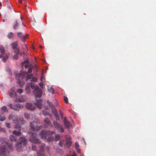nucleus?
I'll list each match as a JSON object with an SVG mask.
<instances>
[{
	"label": "nucleus",
	"mask_w": 156,
	"mask_h": 156,
	"mask_svg": "<svg viewBox=\"0 0 156 156\" xmlns=\"http://www.w3.org/2000/svg\"><path fill=\"white\" fill-rule=\"evenodd\" d=\"M13 146L12 144H9L6 146H2L0 147V156H6V152L13 150Z\"/></svg>",
	"instance_id": "1"
},
{
	"label": "nucleus",
	"mask_w": 156,
	"mask_h": 156,
	"mask_svg": "<svg viewBox=\"0 0 156 156\" xmlns=\"http://www.w3.org/2000/svg\"><path fill=\"white\" fill-rule=\"evenodd\" d=\"M30 133L29 141L31 143H34L35 144H40L41 142L38 139L36 133Z\"/></svg>",
	"instance_id": "2"
},
{
	"label": "nucleus",
	"mask_w": 156,
	"mask_h": 156,
	"mask_svg": "<svg viewBox=\"0 0 156 156\" xmlns=\"http://www.w3.org/2000/svg\"><path fill=\"white\" fill-rule=\"evenodd\" d=\"M54 133H55V132L53 131L43 130L41 131L39 133V135L41 139H45L48 136Z\"/></svg>",
	"instance_id": "3"
},
{
	"label": "nucleus",
	"mask_w": 156,
	"mask_h": 156,
	"mask_svg": "<svg viewBox=\"0 0 156 156\" xmlns=\"http://www.w3.org/2000/svg\"><path fill=\"white\" fill-rule=\"evenodd\" d=\"M40 151L37 152V154L38 156H45V154L43 153V151L45 149L46 150L48 151H49V147L46 146L44 144H42L40 147Z\"/></svg>",
	"instance_id": "4"
},
{
	"label": "nucleus",
	"mask_w": 156,
	"mask_h": 156,
	"mask_svg": "<svg viewBox=\"0 0 156 156\" xmlns=\"http://www.w3.org/2000/svg\"><path fill=\"white\" fill-rule=\"evenodd\" d=\"M16 78L17 80L18 83L20 87H23L25 82L22 79L24 78V76L21 73H18L16 74Z\"/></svg>",
	"instance_id": "5"
},
{
	"label": "nucleus",
	"mask_w": 156,
	"mask_h": 156,
	"mask_svg": "<svg viewBox=\"0 0 156 156\" xmlns=\"http://www.w3.org/2000/svg\"><path fill=\"white\" fill-rule=\"evenodd\" d=\"M53 124L55 128L57 130L61 131L62 133L64 132V129L62 126L58 122L53 121Z\"/></svg>",
	"instance_id": "6"
},
{
	"label": "nucleus",
	"mask_w": 156,
	"mask_h": 156,
	"mask_svg": "<svg viewBox=\"0 0 156 156\" xmlns=\"http://www.w3.org/2000/svg\"><path fill=\"white\" fill-rule=\"evenodd\" d=\"M44 125L45 128H52L53 126L50 120L45 118L44 121Z\"/></svg>",
	"instance_id": "7"
},
{
	"label": "nucleus",
	"mask_w": 156,
	"mask_h": 156,
	"mask_svg": "<svg viewBox=\"0 0 156 156\" xmlns=\"http://www.w3.org/2000/svg\"><path fill=\"white\" fill-rule=\"evenodd\" d=\"M33 94L36 98H40L42 95V92L41 90H37L36 89H34L33 90Z\"/></svg>",
	"instance_id": "8"
},
{
	"label": "nucleus",
	"mask_w": 156,
	"mask_h": 156,
	"mask_svg": "<svg viewBox=\"0 0 156 156\" xmlns=\"http://www.w3.org/2000/svg\"><path fill=\"white\" fill-rule=\"evenodd\" d=\"M15 91V88L14 87H12L9 90L8 94L11 98H12L16 95V94Z\"/></svg>",
	"instance_id": "9"
},
{
	"label": "nucleus",
	"mask_w": 156,
	"mask_h": 156,
	"mask_svg": "<svg viewBox=\"0 0 156 156\" xmlns=\"http://www.w3.org/2000/svg\"><path fill=\"white\" fill-rule=\"evenodd\" d=\"M26 107L27 108L31 111H33L36 108V106L34 105L29 103H27L26 105Z\"/></svg>",
	"instance_id": "10"
},
{
	"label": "nucleus",
	"mask_w": 156,
	"mask_h": 156,
	"mask_svg": "<svg viewBox=\"0 0 156 156\" xmlns=\"http://www.w3.org/2000/svg\"><path fill=\"white\" fill-rule=\"evenodd\" d=\"M36 122L34 121L31 122L29 126V129L33 132H34L36 128L37 125H36Z\"/></svg>",
	"instance_id": "11"
},
{
	"label": "nucleus",
	"mask_w": 156,
	"mask_h": 156,
	"mask_svg": "<svg viewBox=\"0 0 156 156\" xmlns=\"http://www.w3.org/2000/svg\"><path fill=\"white\" fill-rule=\"evenodd\" d=\"M19 143L24 145H26L27 142V140L24 137H20L19 139Z\"/></svg>",
	"instance_id": "12"
},
{
	"label": "nucleus",
	"mask_w": 156,
	"mask_h": 156,
	"mask_svg": "<svg viewBox=\"0 0 156 156\" xmlns=\"http://www.w3.org/2000/svg\"><path fill=\"white\" fill-rule=\"evenodd\" d=\"M17 36L19 38L23 41H25L26 37L23 35V34L21 32H18L17 33Z\"/></svg>",
	"instance_id": "13"
},
{
	"label": "nucleus",
	"mask_w": 156,
	"mask_h": 156,
	"mask_svg": "<svg viewBox=\"0 0 156 156\" xmlns=\"http://www.w3.org/2000/svg\"><path fill=\"white\" fill-rule=\"evenodd\" d=\"M32 76L31 74L27 75L26 78V81H28L29 80L32 78L31 80L30 81H33V82H36L37 80V79L35 77H33L32 78Z\"/></svg>",
	"instance_id": "14"
},
{
	"label": "nucleus",
	"mask_w": 156,
	"mask_h": 156,
	"mask_svg": "<svg viewBox=\"0 0 156 156\" xmlns=\"http://www.w3.org/2000/svg\"><path fill=\"white\" fill-rule=\"evenodd\" d=\"M34 104L38 108H41L42 105V101L41 99H40L38 100H36V101L34 102Z\"/></svg>",
	"instance_id": "15"
},
{
	"label": "nucleus",
	"mask_w": 156,
	"mask_h": 156,
	"mask_svg": "<svg viewBox=\"0 0 156 156\" xmlns=\"http://www.w3.org/2000/svg\"><path fill=\"white\" fill-rule=\"evenodd\" d=\"M65 126L67 128H69L71 124L69 121L67 120L65 117L63 120Z\"/></svg>",
	"instance_id": "16"
},
{
	"label": "nucleus",
	"mask_w": 156,
	"mask_h": 156,
	"mask_svg": "<svg viewBox=\"0 0 156 156\" xmlns=\"http://www.w3.org/2000/svg\"><path fill=\"white\" fill-rule=\"evenodd\" d=\"M8 106L11 109L14 110L16 111H19V110L17 108L15 107V105L13 106L11 102H9Z\"/></svg>",
	"instance_id": "17"
},
{
	"label": "nucleus",
	"mask_w": 156,
	"mask_h": 156,
	"mask_svg": "<svg viewBox=\"0 0 156 156\" xmlns=\"http://www.w3.org/2000/svg\"><path fill=\"white\" fill-rule=\"evenodd\" d=\"M19 25V23H18L16 20L14 22L13 24V26L15 30L18 29Z\"/></svg>",
	"instance_id": "18"
},
{
	"label": "nucleus",
	"mask_w": 156,
	"mask_h": 156,
	"mask_svg": "<svg viewBox=\"0 0 156 156\" xmlns=\"http://www.w3.org/2000/svg\"><path fill=\"white\" fill-rule=\"evenodd\" d=\"M14 127L15 129L20 130L21 127V124L20 122L17 123L15 126Z\"/></svg>",
	"instance_id": "19"
},
{
	"label": "nucleus",
	"mask_w": 156,
	"mask_h": 156,
	"mask_svg": "<svg viewBox=\"0 0 156 156\" xmlns=\"http://www.w3.org/2000/svg\"><path fill=\"white\" fill-rule=\"evenodd\" d=\"M13 134L17 136H19L21 135V133L20 131L17 130H14L12 132Z\"/></svg>",
	"instance_id": "20"
},
{
	"label": "nucleus",
	"mask_w": 156,
	"mask_h": 156,
	"mask_svg": "<svg viewBox=\"0 0 156 156\" xmlns=\"http://www.w3.org/2000/svg\"><path fill=\"white\" fill-rule=\"evenodd\" d=\"M75 147L77 151L79 153H80V150L79 148V145L78 143L77 142H76L75 143Z\"/></svg>",
	"instance_id": "21"
},
{
	"label": "nucleus",
	"mask_w": 156,
	"mask_h": 156,
	"mask_svg": "<svg viewBox=\"0 0 156 156\" xmlns=\"http://www.w3.org/2000/svg\"><path fill=\"white\" fill-rule=\"evenodd\" d=\"M17 41H15L12 43L10 45L12 47L13 49H15L17 46Z\"/></svg>",
	"instance_id": "22"
},
{
	"label": "nucleus",
	"mask_w": 156,
	"mask_h": 156,
	"mask_svg": "<svg viewBox=\"0 0 156 156\" xmlns=\"http://www.w3.org/2000/svg\"><path fill=\"white\" fill-rule=\"evenodd\" d=\"M10 140L12 142H16L17 140V138L13 135H11L10 136Z\"/></svg>",
	"instance_id": "23"
},
{
	"label": "nucleus",
	"mask_w": 156,
	"mask_h": 156,
	"mask_svg": "<svg viewBox=\"0 0 156 156\" xmlns=\"http://www.w3.org/2000/svg\"><path fill=\"white\" fill-rule=\"evenodd\" d=\"M0 51L1 54H4L5 53V48L2 45H1L0 47Z\"/></svg>",
	"instance_id": "24"
},
{
	"label": "nucleus",
	"mask_w": 156,
	"mask_h": 156,
	"mask_svg": "<svg viewBox=\"0 0 156 156\" xmlns=\"http://www.w3.org/2000/svg\"><path fill=\"white\" fill-rule=\"evenodd\" d=\"M15 107L16 108H18L20 109L22 108H23V105L20 104H16L15 105Z\"/></svg>",
	"instance_id": "25"
},
{
	"label": "nucleus",
	"mask_w": 156,
	"mask_h": 156,
	"mask_svg": "<svg viewBox=\"0 0 156 156\" xmlns=\"http://www.w3.org/2000/svg\"><path fill=\"white\" fill-rule=\"evenodd\" d=\"M26 90L27 93L29 94L30 92V86L29 85H27L26 87Z\"/></svg>",
	"instance_id": "26"
},
{
	"label": "nucleus",
	"mask_w": 156,
	"mask_h": 156,
	"mask_svg": "<svg viewBox=\"0 0 156 156\" xmlns=\"http://www.w3.org/2000/svg\"><path fill=\"white\" fill-rule=\"evenodd\" d=\"M48 91L52 93V94L54 93V89L52 87H50L48 89Z\"/></svg>",
	"instance_id": "27"
},
{
	"label": "nucleus",
	"mask_w": 156,
	"mask_h": 156,
	"mask_svg": "<svg viewBox=\"0 0 156 156\" xmlns=\"http://www.w3.org/2000/svg\"><path fill=\"white\" fill-rule=\"evenodd\" d=\"M42 128V126H36V128L35 129V131L36 132H38Z\"/></svg>",
	"instance_id": "28"
},
{
	"label": "nucleus",
	"mask_w": 156,
	"mask_h": 156,
	"mask_svg": "<svg viewBox=\"0 0 156 156\" xmlns=\"http://www.w3.org/2000/svg\"><path fill=\"white\" fill-rule=\"evenodd\" d=\"M13 34L12 32H10L8 34V37L9 39H11L13 37Z\"/></svg>",
	"instance_id": "29"
},
{
	"label": "nucleus",
	"mask_w": 156,
	"mask_h": 156,
	"mask_svg": "<svg viewBox=\"0 0 156 156\" xmlns=\"http://www.w3.org/2000/svg\"><path fill=\"white\" fill-rule=\"evenodd\" d=\"M72 143V142L69 140H66V145H67L68 147H69L70 146Z\"/></svg>",
	"instance_id": "30"
},
{
	"label": "nucleus",
	"mask_w": 156,
	"mask_h": 156,
	"mask_svg": "<svg viewBox=\"0 0 156 156\" xmlns=\"http://www.w3.org/2000/svg\"><path fill=\"white\" fill-rule=\"evenodd\" d=\"M16 147L17 148V149L18 150H19V149H20L21 147V144H20V143H18L16 146Z\"/></svg>",
	"instance_id": "31"
},
{
	"label": "nucleus",
	"mask_w": 156,
	"mask_h": 156,
	"mask_svg": "<svg viewBox=\"0 0 156 156\" xmlns=\"http://www.w3.org/2000/svg\"><path fill=\"white\" fill-rule=\"evenodd\" d=\"M64 99L65 103L67 104H68L69 103V101L67 97L66 96H64Z\"/></svg>",
	"instance_id": "32"
},
{
	"label": "nucleus",
	"mask_w": 156,
	"mask_h": 156,
	"mask_svg": "<svg viewBox=\"0 0 156 156\" xmlns=\"http://www.w3.org/2000/svg\"><path fill=\"white\" fill-rule=\"evenodd\" d=\"M2 109L4 112H8V110L7 109V108L6 106H3Z\"/></svg>",
	"instance_id": "33"
},
{
	"label": "nucleus",
	"mask_w": 156,
	"mask_h": 156,
	"mask_svg": "<svg viewBox=\"0 0 156 156\" xmlns=\"http://www.w3.org/2000/svg\"><path fill=\"white\" fill-rule=\"evenodd\" d=\"M53 115L55 116H56V115H58L57 110L55 108H54L53 109Z\"/></svg>",
	"instance_id": "34"
},
{
	"label": "nucleus",
	"mask_w": 156,
	"mask_h": 156,
	"mask_svg": "<svg viewBox=\"0 0 156 156\" xmlns=\"http://www.w3.org/2000/svg\"><path fill=\"white\" fill-rule=\"evenodd\" d=\"M33 69L36 72L38 71V69L37 66L36 65H34L33 67Z\"/></svg>",
	"instance_id": "35"
},
{
	"label": "nucleus",
	"mask_w": 156,
	"mask_h": 156,
	"mask_svg": "<svg viewBox=\"0 0 156 156\" xmlns=\"http://www.w3.org/2000/svg\"><path fill=\"white\" fill-rule=\"evenodd\" d=\"M26 53L24 52H23V53H22L21 51H20L18 53L17 55H20L21 56H23L24 55H25Z\"/></svg>",
	"instance_id": "36"
},
{
	"label": "nucleus",
	"mask_w": 156,
	"mask_h": 156,
	"mask_svg": "<svg viewBox=\"0 0 156 156\" xmlns=\"http://www.w3.org/2000/svg\"><path fill=\"white\" fill-rule=\"evenodd\" d=\"M6 70L10 75H12V72L9 68H6Z\"/></svg>",
	"instance_id": "37"
},
{
	"label": "nucleus",
	"mask_w": 156,
	"mask_h": 156,
	"mask_svg": "<svg viewBox=\"0 0 156 156\" xmlns=\"http://www.w3.org/2000/svg\"><path fill=\"white\" fill-rule=\"evenodd\" d=\"M55 141H58L60 138V136L59 135H55Z\"/></svg>",
	"instance_id": "38"
},
{
	"label": "nucleus",
	"mask_w": 156,
	"mask_h": 156,
	"mask_svg": "<svg viewBox=\"0 0 156 156\" xmlns=\"http://www.w3.org/2000/svg\"><path fill=\"white\" fill-rule=\"evenodd\" d=\"M8 58V56L7 55H5L2 58V60L4 62H5Z\"/></svg>",
	"instance_id": "39"
},
{
	"label": "nucleus",
	"mask_w": 156,
	"mask_h": 156,
	"mask_svg": "<svg viewBox=\"0 0 156 156\" xmlns=\"http://www.w3.org/2000/svg\"><path fill=\"white\" fill-rule=\"evenodd\" d=\"M59 115L61 117L62 119L63 118V112L61 111V110L59 111Z\"/></svg>",
	"instance_id": "40"
},
{
	"label": "nucleus",
	"mask_w": 156,
	"mask_h": 156,
	"mask_svg": "<svg viewBox=\"0 0 156 156\" xmlns=\"http://www.w3.org/2000/svg\"><path fill=\"white\" fill-rule=\"evenodd\" d=\"M17 91L20 94H21L23 93V91L22 89H18L17 90Z\"/></svg>",
	"instance_id": "41"
},
{
	"label": "nucleus",
	"mask_w": 156,
	"mask_h": 156,
	"mask_svg": "<svg viewBox=\"0 0 156 156\" xmlns=\"http://www.w3.org/2000/svg\"><path fill=\"white\" fill-rule=\"evenodd\" d=\"M30 87L32 89H34L35 88V85L34 83H31Z\"/></svg>",
	"instance_id": "42"
},
{
	"label": "nucleus",
	"mask_w": 156,
	"mask_h": 156,
	"mask_svg": "<svg viewBox=\"0 0 156 156\" xmlns=\"http://www.w3.org/2000/svg\"><path fill=\"white\" fill-rule=\"evenodd\" d=\"M15 116L13 115H10L9 116L8 119L9 120H11L13 119H14V118H15Z\"/></svg>",
	"instance_id": "43"
},
{
	"label": "nucleus",
	"mask_w": 156,
	"mask_h": 156,
	"mask_svg": "<svg viewBox=\"0 0 156 156\" xmlns=\"http://www.w3.org/2000/svg\"><path fill=\"white\" fill-rule=\"evenodd\" d=\"M6 118L5 116H3L1 117L0 119V121H3L5 120Z\"/></svg>",
	"instance_id": "44"
},
{
	"label": "nucleus",
	"mask_w": 156,
	"mask_h": 156,
	"mask_svg": "<svg viewBox=\"0 0 156 156\" xmlns=\"http://www.w3.org/2000/svg\"><path fill=\"white\" fill-rule=\"evenodd\" d=\"M13 58L16 60H17L18 59V57L17 55V54L14 55L13 56Z\"/></svg>",
	"instance_id": "45"
},
{
	"label": "nucleus",
	"mask_w": 156,
	"mask_h": 156,
	"mask_svg": "<svg viewBox=\"0 0 156 156\" xmlns=\"http://www.w3.org/2000/svg\"><path fill=\"white\" fill-rule=\"evenodd\" d=\"M5 125L6 127L8 128H10V123H5Z\"/></svg>",
	"instance_id": "46"
},
{
	"label": "nucleus",
	"mask_w": 156,
	"mask_h": 156,
	"mask_svg": "<svg viewBox=\"0 0 156 156\" xmlns=\"http://www.w3.org/2000/svg\"><path fill=\"white\" fill-rule=\"evenodd\" d=\"M32 72V69L31 68H29L28 69V70L27 71L28 73H30Z\"/></svg>",
	"instance_id": "47"
},
{
	"label": "nucleus",
	"mask_w": 156,
	"mask_h": 156,
	"mask_svg": "<svg viewBox=\"0 0 156 156\" xmlns=\"http://www.w3.org/2000/svg\"><path fill=\"white\" fill-rule=\"evenodd\" d=\"M55 117L56 119V120L57 121H59L60 119V117L58 115H57L55 116Z\"/></svg>",
	"instance_id": "48"
},
{
	"label": "nucleus",
	"mask_w": 156,
	"mask_h": 156,
	"mask_svg": "<svg viewBox=\"0 0 156 156\" xmlns=\"http://www.w3.org/2000/svg\"><path fill=\"white\" fill-rule=\"evenodd\" d=\"M12 120H13V121L14 122V123H16V122L17 121V118H15H15H14V119H12Z\"/></svg>",
	"instance_id": "49"
},
{
	"label": "nucleus",
	"mask_w": 156,
	"mask_h": 156,
	"mask_svg": "<svg viewBox=\"0 0 156 156\" xmlns=\"http://www.w3.org/2000/svg\"><path fill=\"white\" fill-rule=\"evenodd\" d=\"M20 50L18 48H16L15 50V52L17 53V54H18V53L19 51Z\"/></svg>",
	"instance_id": "50"
},
{
	"label": "nucleus",
	"mask_w": 156,
	"mask_h": 156,
	"mask_svg": "<svg viewBox=\"0 0 156 156\" xmlns=\"http://www.w3.org/2000/svg\"><path fill=\"white\" fill-rule=\"evenodd\" d=\"M53 138H52L51 136H50L48 139V141H50L52 140H53Z\"/></svg>",
	"instance_id": "51"
},
{
	"label": "nucleus",
	"mask_w": 156,
	"mask_h": 156,
	"mask_svg": "<svg viewBox=\"0 0 156 156\" xmlns=\"http://www.w3.org/2000/svg\"><path fill=\"white\" fill-rule=\"evenodd\" d=\"M25 63H29V61L28 60H27L23 62H22V64L23 65Z\"/></svg>",
	"instance_id": "52"
},
{
	"label": "nucleus",
	"mask_w": 156,
	"mask_h": 156,
	"mask_svg": "<svg viewBox=\"0 0 156 156\" xmlns=\"http://www.w3.org/2000/svg\"><path fill=\"white\" fill-rule=\"evenodd\" d=\"M24 115L26 118L27 119H28L29 117V115L28 114V113H25Z\"/></svg>",
	"instance_id": "53"
},
{
	"label": "nucleus",
	"mask_w": 156,
	"mask_h": 156,
	"mask_svg": "<svg viewBox=\"0 0 156 156\" xmlns=\"http://www.w3.org/2000/svg\"><path fill=\"white\" fill-rule=\"evenodd\" d=\"M32 149L33 150H34V151L36 150V148L35 147V146H34L33 145H32Z\"/></svg>",
	"instance_id": "54"
},
{
	"label": "nucleus",
	"mask_w": 156,
	"mask_h": 156,
	"mask_svg": "<svg viewBox=\"0 0 156 156\" xmlns=\"http://www.w3.org/2000/svg\"><path fill=\"white\" fill-rule=\"evenodd\" d=\"M39 85L41 87H42L43 86V83L42 82H41L39 83Z\"/></svg>",
	"instance_id": "55"
},
{
	"label": "nucleus",
	"mask_w": 156,
	"mask_h": 156,
	"mask_svg": "<svg viewBox=\"0 0 156 156\" xmlns=\"http://www.w3.org/2000/svg\"><path fill=\"white\" fill-rule=\"evenodd\" d=\"M34 89H36L37 90H40L37 85L36 86Z\"/></svg>",
	"instance_id": "56"
},
{
	"label": "nucleus",
	"mask_w": 156,
	"mask_h": 156,
	"mask_svg": "<svg viewBox=\"0 0 156 156\" xmlns=\"http://www.w3.org/2000/svg\"><path fill=\"white\" fill-rule=\"evenodd\" d=\"M47 102L48 105H49L51 107L53 106V105L51 102Z\"/></svg>",
	"instance_id": "57"
},
{
	"label": "nucleus",
	"mask_w": 156,
	"mask_h": 156,
	"mask_svg": "<svg viewBox=\"0 0 156 156\" xmlns=\"http://www.w3.org/2000/svg\"><path fill=\"white\" fill-rule=\"evenodd\" d=\"M58 145L59 146H60L61 147L62 146V143L61 142V141H60L58 143Z\"/></svg>",
	"instance_id": "58"
},
{
	"label": "nucleus",
	"mask_w": 156,
	"mask_h": 156,
	"mask_svg": "<svg viewBox=\"0 0 156 156\" xmlns=\"http://www.w3.org/2000/svg\"><path fill=\"white\" fill-rule=\"evenodd\" d=\"M28 67V65L27 64L25 65L24 66V67L25 68H27Z\"/></svg>",
	"instance_id": "59"
},
{
	"label": "nucleus",
	"mask_w": 156,
	"mask_h": 156,
	"mask_svg": "<svg viewBox=\"0 0 156 156\" xmlns=\"http://www.w3.org/2000/svg\"><path fill=\"white\" fill-rule=\"evenodd\" d=\"M71 156H76V155L75 153H74L73 154L71 155Z\"/></svg>",
	"instance_id": "60"
},
{
	"label": "nucleus",
	"mask_w": 156,
	"mask_h": 156,
	"mask_svg": "<svg viewBox=\"0 0 156 156\" xmlns=\"http://www.w3.org/2000/svg\"><path fill=\"white\" fill-rule=\"evenodd\" d=\"M4 54H1V55H0V58H2V57H3V55Z\"/></svg>",
	"instance_id": "61"
},
{
	"label": "nucleus",
	"mask_w": 156,
	"mask_h": 156,
	"mask_svg": "<svg viewBox=\"0 0 156 156\" xmlns=\"http://www.w3.org/2000/svg\"><path fill=\"white\" fill-rule=\"evenodd\" d=\"M19 2L21 4H22V0H19Z\"/></svg>",
	"instance_id": "62"
},
{
	"label": "nucleus",
	"mask_w": 156,
	"mask_h": 156,
	"mask_svg": "<svg viewBox=\"0 0 156 156\" xmlns=\"http://www.w3.org/2000/svg\"><path fill=\"white\" fill-rule=\"evenodd\" d=\"M25 9H26L27 7L29 8V6H28L27 5H25Z\"/></svg>",
	"instance_id": "63"
},
{
	"label": "nucleus",
	"mask_w": 156,
	"mask_h": 156,
	"mask_svg": "<svg viewBox=\"0 0 156 156\" xmlns=\"http://www.w3.org/2000/svg\"><path fill=\"white\" fill-rule=\"evenodd\" d=\"M5 19H3L2 20V22H4L5 21Z\"/></svg>",
	"instance_id": "64"
}]
</instances>
